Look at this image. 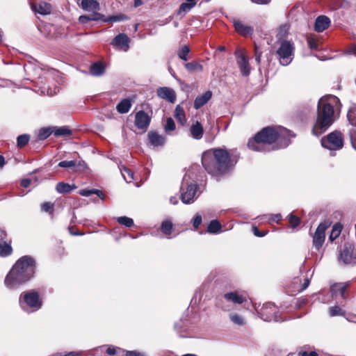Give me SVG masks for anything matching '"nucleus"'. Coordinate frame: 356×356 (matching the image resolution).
<instances>
[{"instance_id":"nucleus-19","label":"nucleus","mask_w":356,"mask_h":356,"mask_svg":"<svg viewBox=\"0 0 356 356\" xmlns=\"http://www.w3.org/2000/svg\"><path fill=\"white\" fill-rule=\"evenodd\" d=\"M330 24V19L325 15L318 16L315 22L314 29L317 32H323L327 29Z\"/></svg>"},{"instance_id":"nucleus-49","label":"nucleus","mask_w":356,"mask_h":356,"mask_svg":"<svg viewBox=\"0 0 356 356\" xmlns=\"http://www.w3.org/2000/svg\"><path fill=\"white\" fill-rule=\"evenodd\" d=\"M289 223L293 228L297 227L298 225H299L300 222V220L298 217H297L296 216L292 215V214H291L289 216Z\"/></svg>"},{"instance_id":"nucleus-14","label":"nucleus","mask_w":356,"mask_h":356,"mask_svg":"<svg viewBox=\"0 0 356 356\" xmlns=\"http://www.w3.org/2000/svg\"><path fill=\"white\" fill-rule=\"evenodd\" d=\"M148 145L154 147L163 146L165 143V137L156 131H149L147 134Z\"/></svg>"},{"instance_id":"nucleus-34","label":"nucleus","mask_w":356,"mask_h":356,"mask_svg":"<svg viewBox=\"0 0 356 356\" xmlns=\"http://www.w3.org/2000/svg\"><path fill=\"white\" fill-rule=\"evenodd\" d=\"M30 140V136L28 134L20 135L17 138V145L19 148L26 146Z\"/></svg>"},{"instance_id":"nucleus-12","label":"nucleus","mask_w":356,"mask_h":356,"mask_svg":"<svg viewBox=\"0 0 356 356\" xmlns=\"http://www.w3.org/2000/svg\"><path fill=\"white\" fill-rule=\"evenodd\" d=\"M353 250L354 246L352 244H346L341 251L340 259L344 264H350L353 262L356 259V256H353Z\"/></svg>"},{"instance_id":"nucleus-55","label":"nucleus","mask_w":356,"mask_h":356,"mask_svg":"<svg viewBox=\"0 0 356 356\" xmlns=\"http://www.w3.org/2000/svg\"><path fill=\"white\" fill-rule=\"evenodd\" d=\"M298 356H318L316 351H300L298 353Z\"/></svg>"},{"instance_id":"nucleus-30","label":"nucleus","mask_w":356,"mask_h":356,"mask_svg":"<svg viewBox=\"0 0 356 356\" xmlns=\"http://www.w3.org/2000/svg\"><path fill=\"white\" fill-rule=\"evenodd\" d=\"M175 117L181 124L186 122L184 110L180 105H177L175 108Z\"/></svg>"},{"instance_id":"nucleus-26","label":"nucleus","mask_w":356,"mask_h":356,"mask_svg":"<svg viewBox=\"0 0 356 356\" xmlns=\"http://www.w3.org/2000/svg\"><path fill=\"white\" fill-rule=\"evenodd\" d=\"M131 107V101L129 99H124L117 105L116 109L118 113L124 114L128 113Z\"/></svg>"},{"instance_id":"nucleus-27","label":"nucleus","mask_w":356,"mask_h":356,"mask_svg":"<svg viewBox=\"0 0 356 356\" xmlns=\"http://www.w3.org/2000/svg\"><path fill=\"white\" fill-rule=\"evenodd\" d=\"M342 228H343V226L339 222L336 223L332 227L331 233H330V234L329 236V240L331 242L334 241L336 238H337L339 236V235H340V234L341 232Z\"/></svg>"},{"instance_id":"nucleus-60","label":"nucleus","mask_w":356,"mask_h":356,"mask_svg":"<svg viewBox=\"0 0 356 356\" xmlns=\"http://www.w3.org/2000/svg\"><path fill=\"white\" fill-rule=\"evenodd\" d=\"M106 353L109 355H114L116 353L115 348L109 347L106 349Z\"/></svg>"},{"instance_id":"nucleus-62","label":"nucleus","mask_w":356,"mask_h":356,"mask_svg":"<svg viewBox=\"0 0 356 356\" xmlns=\"http://www.w3.org/2000/svg\"><path fill=\"white\" fill-rule=\"evenodd\" d=\"M253 3H257V4H267L268 3L270 0H251Z\"/></svg>"},{"instance_id":"nucleus-10","label":"nucleus","mask_w":356,"mask_h":356,"mask_svg":"<svg viewBox=\"0 0 356 356\" xmlns=\"http://www.w3.org/2000/svg\"><path fill=\"white\" fill-rule=\"evenodd\" d=\"M130 41V38L125 33H119L113 38L111 44L120 50L127 51Z\"/></svg>"},{"instance_id":"nucleus-39","label":"nucleus","mask_w":356,"mask_h":356,"mask_svg":"<svg viewBox=\"0 0 356 356\" xmlns=\"http://www.w3.org/2000/svg\"><path fill=\"white\" fill-rule=\"evenodd\" d=\"M122 175L124 179V180L127 183H130L134 180V173L133 172L127 168H124L123 170H122Z\"/></svg>"},{"instance_id":"nucleus-36","label":"nucleus","mask_w":356,"mask_h":356,"mask_svg":"<svg viewBox=\"0 0 356 356\" xmlns=\"http://www.w3.org/2000/svg\"><path fill=\"white\" fill-rule=\"evenodd\" d=\"M117 221L120 225H124L127 227H131L134 225V220L127 216H122L117 218Z\"/></svg>"},{"instance_id":"nucleus-51","label":"nucleus","mask_w":356,"mask_h":356,"mask_svg":"<svg viewBox=\"0 0 356 356\" xmlns=\"http://www.w3.org/2000/svg\"><path fill=\"white\" fill-rule=\"evenodd\" d=\"M192 222L193 227L197 229L202 223V216L199 214L195 215Z\"/></svg>"},{"instance_id":"nucleus-23","label":"nucleus","mask_w":356,"mask_h":356,"mask_svg":"<svg viewBox=\"0 0 356 356\" xmlns=\"http://www.w3.org/2000/svg\"><path fill=\"white\" fill-rule=\"evenodd\" d=\"M224 298L234 304H242L245 300V298L237 292L227 293L224 295Z\"/></svg>"},{"instance_id":"nucleus-8","label":"nucleus","mask_w":356,"mask_h":356,"mask_svg":"<svg viewBox=\"0 0 356 356\" xmlns=\"http://www.w3.org/2000/svg\"><path fill=\"white\" fill-rule=\"evenodd\" d=\"M23 299L28 306L34 309H39L42 306V300L40 298L39 293L34 291H31L24 293Z\"/></svg>"},{"instance_id":"nucleus-2","label":"nucleus","mask_w":356,"mask_h":356,"mask_svg":"<svg viewBox=\"0 0 356 356\" xmlns=\"http://www.w3.org/2000/svg\"><path fill=\"white\" fill-rule=\"evenodd\" d=\"M238 154L235 150L214 148L204 152L202 163L206 171L213 176H221L228 172L238 161Z\"/></svg>"},{"instance_id":"nucleus-48","label":"nucleus","mask_w":356,"mask_h":356,"mask_svg":"<svg viewBox=\"0 0 356 356\" xmlns=\"http://www.w3.org/2000/svg\"><path fill=\"white\" fill-rule=\"evenodd\" d=\"M307 44L311 49H317L318 44L314 37L309 36L307 38Z\"/></svg>"},{"instance_id":"nucleus-24","label":"nucleus","mask_w":356,"mask_h":356,"mask_svg":"<svg viewBox=\"0 0 356 356\" xmlns=\"http://www.w3.org/2000/svg\"><path fill=\"white\" fill-rule=\"evenodd\" d=\"M81 8L88 11H97L99 10V3L97 0H82Z\"/></svg>"},{"instance_id":"nucleus-16","label":"nucleus","mask_w":356,"mask_h":356,"mask_svg":"<svg viewBox=\"0 0 356 356\" xmlns=\"http://www.w3.org/2000/svg\"><path fill=\"white\" fill-rule=\"evenodd\" d=\"M157 95L167 101L174 103L176 100V94L174 90L167 87L159 88L157 90Z\"/></svg>"},{"instance_id":"nucleus-56","label":"nucleus","mask_w":356,"mask_h":356,"mask_svg":"<svg viewBox=\"0 0 356 356\" xmlns=\"http://www.w3.org/2000/svg\"><path fill=\"white\" fill-rule=\"evenodd\" d=\"M310 280L308 278L305 279L303 284L298 289V291H302L306 289L309 285Z\"/></svg>"},{"instance_id":"nucleus-6","label":"nucleus","mask_w":356,"mask_h":356,"mask_svg":"<svg viewBox=\"0 0 356 356\" xmlns=\"http://www.w3.org/2000/svg\"><path fill=\"white\" fill-rule=\"evenodd\" d=\"M323 147L330 150H338L343 146V135L339 131L330 133L321 139Z\"/></svg>"},{"instance_id":"nucleus-57","label":"nucleus","mask_w":356,"mask_h":356,"mask_svg":"<svg viewBox=\"0 0 356 356\" xmlns=\"http://www.w3.org/2000/svg\"><path fill=\"white\" fill-rule=\"evenodd\" d=\"M79 21L82 24H86L90 21L89 15H81L79 18Z\"/></svg>"},{"instance_id":"nucleus-5","label":"nucleus","mask_w":356,"mask_h":356,"mask_svg":"<svg viewBox=\"0 0 356 356\" xmlns=\"http://www.w3.org/2000/svg\"><path fill=\"white\" fill-rule=\"evenodd\" d=\"M294 44L291 41H281L279 47L276 51L280 64L283 66L289 65L293 59Z\"/></svg>"},{"instance_id":"nucleus-41","label":"nucleus","mask_w":356,"mask_h":356,"mask_svg":"<svg viewBox=\"0 0 356 356\" xmlns=\"http://www.w3.org/2000/svg\"><path fill=\"white\" fill-rule=\"evenodd\" d=\"M71 134L72 131L70 129L65 127L58 128L54 131V136L56 137L62 136H70Z\"/></svg>"},{"instance_id":"nucleus-25","label":"nucleus","mask_w":356,"mask_h":356,"mask_svg":"<svg viewBox=\"0 0 356 356\" xmlns=\"http://www.w3.org/2000/svg\"><path fill=\"white\" fill-rule=\"evenodd\" d=\"M105 66L102 63L97 62L91 65L90 72L93 76H101L104 73Z\"/></svg>"},{"instance_id":"nucleus-9","label":"nucleus","mask_w":356,"mask_h":356,"mask_svg":"<svg viewBox=\"0 0 356 356\" xmlns=\"http://www.w3.org/2000/svg\"><path fill=\"white\" fill-rule=\"evenodd\" d=\"M151 122V118L144 111H139L135 115L134 124L143 132L146 131Z\"/></svg>"},{"instance_id":"nucleus-31","label":"nucleus","mask_w":356,"mask_h":356,"mask_svg":"<svg viewBox=\"0 0 356 356\" xmlns=\"http://www.w3.org/2000/svg\"><path fill=\"white\" fill-rule=\"evenodd\" d=\"M172 222L170 220H165L161 223V230L163 234L169 236L172 234Z\"/></svg>"},{"instance_id":"nucleus-7","label":"nucleus","mask_w":356,"mask_h":356,"mask_svg":"<svg viewBox=\"0 0 356 356\" xmlns=\"http://www.w3.org/2000/svg\"><path fill=\"white\" fill-rule=\"evenodd\" d=\"M330 224L325 221L321 222L312 236L313 246L316 250H319L325 240V231L330 227Z\"/></svg>"},{"instance_id":"nucleus-50","label":"nucleus","mask_w":356,"mask_h":356,"mask_svg":"<svg viewBox=\"0 0 356 356\" xmlns=\"http://www.w3.org/2000/svg\"><path fill=\"white\" fill-rule=\"evenodd\" d=\"M89 17H90V21H98V20L104 21V19H106V18H105L104 15H103L99 13H95V12L89 15Z\"/></svg>"},{"instance_id":"nucleus-46","label":"nucleus","mask_w":356,"mask_h":356,"mask_svg":"<svg viewBox=\"0 0 356 356\" xmlns=\"http://www.w3.org/2000/svg\"><path fill=\"white\" fill-rule=\"evenodd\" d=\"M51 134L50 129L44 128L40 130L38 134V138L40 140H45Z\"/></svg>"},{"instance_id":"nucleus-13","label":"nucleus","mask_w":356,"mask_h":356,"mask_svg":"<svg viewBox=\"0 0 356 356\" xmlns=\"http://www.w3.org/2000/svg\"><path fill=\"white\" fill-rule=\"evenodd\" d=\"M276 312L277 308L273 305L267 304L262 307L260 314L264 321H270L274 320L277 321Z\"/></svg>"},{"instance_id":"nucleus-11","label":"nucleus","mask_w":356,"mask_h":356,"mask_svg":"<svg viewBox=\"0 0 356 356\" xmlns=\"http://www.w3.org/2000/svg\"><path fill=\"white\" fill-rule=\"evenodd\" d=\"M235 55L239 58V60H238V64L243 76H248L250 72V69L249 66L248 60L245 56L243 51L241 49H238L236 51Z\"/></svg>"},{"instance_id":"nucleus-29","label":"nucleus","mask_w":356,"mask_h":356,"mask_svg":"<svg viewBox=\"0 0 356 356\" xmlns=\"http://www.w3.org/2000/svg\"><path fill=\"white\" fill-rule=\"evenodd\" d=\"M79 194L82 196H86V197H88L92 194H96L99 197H100L102 200H104V195L103 193V192L100 190H97V189H90V190H87V189H83V190H81L79 191Z\"/></svg>"},{"instance_id":"nucleus-3","label":"nucleus","mask_w":356,"mask_h":356,"mask_svg":"<svg viewBox=\"0 0 356 356\" xmlns=\"http://www.w3.org/2000/svg\"><path fill=\"white\" fill-rule=\"evenodd\" d=\"M339 104V99L334 95H325L319 99L316 121L312 128L314 135H321L333 124L335 120L334 108Z\"/></svg>"},{"instance_id":"nucleus-54","label":"nucleus","mask_w":356,"mask_h":356,"mask_svg":"<svg viewBox=\"0 0 356 356\" xmlns=\"http://www.w3.org/2000/svg\"><path fill=\"white\" fill-rule=\"evenodd\" d=\"M288 31V28L286 25L282 26L279 29L277 37L279 38H282V37L285 36Z\"/></svg>"},{"instance_id":"nucleus-4","label":"nucleus","mask_w":356,"mask_h":356,"mask_svg":"<svg viewBox=\"0 0 356 356\" xmlns=\"http://www.w3.org/2000/svg\"><path fill=\"white\" fill-rule=\"evenodd\" d=\"M35 261L30 256H24L19 259L8 273L5 284L10 288L29 280L35 273Z\"/></svg>"},{"instance_id":"nucleus-42","label":"nucleus","mask_w":356,"mask_h":356,"mask_svg":"<svg viewBox=\"0 0 356 356\" xmlns=\"http://www.w3.org/2000/svg\"><path fill=\"white\" fill-rule=\"evenodd\" d=\"M329 314L330 316H344L345 312L343 311L339 306H334L330 307Z\"/></svg>"},{"instance_id":"nucleus-37","label":"nucleus","mask_w":356,"mask_h":356,"mask_svg":"<svg viewBox=\"0 0 356 356\" xmlns=\"http://www.w3.org/2000/svg\"><path fill=\"white\" fill-rule=\"evenodd\" d=\"M41 210L44 212L53 215L54 211V203L45 202L41 204Z\"/></svg>"},{"instance_id":"nucleus-28","label":"nucleus","mask_w":356,"mask_h":356,"mask_svg":"<svg viewBox=\"0 0 356 356\" xmlns=\"http://www.w3.org/2000/svg\"><path fill=\"white\" fill-rule=\"evenodd\" d=\"M222 226L220 222L217 220H213L207 227V232L209 234H217L220 232Z\"/></svg>"},{"instance_id":"nucleus-38","label":"nucleus","mask_w":356,"mask_h":356,"mask_svg":"<svg viewBox=\"0 0 356 356\" xmlns=\"http://www.w3.org/2000/svg\"><path fill=\"white\" fill-rule=\"evenodd\" d=\"M81 165V162L77 163L75 161H63L58 163L59 167L66 168H72Z\"/></svg>"},{"instance_id":"nucleus-1","label":"nucleus","mask_w":356,"mask_h":356,"mask_svg":"<svg viewBox=\"0 0 356 356\" xmlns=\"http://www.w3.org/2000/svg\"><path fill=\"white\" fill-rule=\"evenodd\" d=\"M294 136L290 130L282 127H266L248 140V146L250 149L257 152L269 150V147L276 149L288 146L290 138Z\"/></svg>"},{"instance_id":"nucleus-52","label":"nucleus","mask_w":356,"mask_h":356,"mask_svg":"<svg viewBox=\"0 0 356 356\" xmlns=\"http://www.w3.org/2000/svg\"><path fill=\"white\" fill-rule=\"evenodd\" d=\"M261 54H262L261 51H260L259 47L255 44H254V56H255V60L258 65L260 64V63H261Z\"/></svg>"},{"instance_id":"nucleus-43","label":"nucleus","mask_w":356,"mask_h":356,"mask_svg":"<svg viewBox=\"0 0 356 356\" xmlns=\"http://www.w3.org/2000/svg\"><path fill=\"white\" fill-rule=\"evenodd\" d=\"M230 320L235 324L243 325L244 324V319L243 317L237 314H232L229 315Z\"/></svg>"},{"instance_id":"nucleus-22","label":"nucleus","mask_w":356,"mask_h":356,"mask_svg":"<svg viewBox=\"0 0 356 356\" xmlns=\"http://www.w3.org/2000/svg\"><path fill=\"white\" fill-rule=\"evenodd\" d=\"M348 283H335L330 286L332 296L340 294L343 298H346L345 292L348 287Z\"/></svg>"},{"instance_id":"nucleus-32","label":"nucleus","mask_w":356,"mask_h":356,"mask_svg":"<svg viewBox=\"0 0 356 356\" xmlns=\"http://www.w3.org/2000/svg\"><path fill=\"white\" fill-rule=\"evenodd\" d=\"M72 186L65 182H58L56 186V190L58 193H68L72 191Z\"/></svg>"},{"instance_id":"nucleus-64","label":"nucleus","mask_w":356,"mask_h":356,"mask_svg":"<svg viewBox=\"0 0 356 356\" xmlns=\"http://www.w3.org/2000/svg\"><path fill=\"white\" fill-rule=\"evenodd\" d=\"M64 356H81V355L78 353H75L74 352H70Z\"/></svg>"},{"instance_id":"nucleus-45","label":"nucleus","mask_w":356,"mask_h":356,"mask_svg":"<svg viewBox=\"0 0 356 356\" xmlns=\"http://www.w3.org/2000/svg\"><path fill=\"white\" fill-rule=\"evenodd\" d=\"M164 129L166 132H170L175 129V123L171 118H167Z\"/></svg>"},{"instance_id":"nucleus-63","label":"nucleus","mask_w":356,"mask_h":356,"mask_svg":"<svg viewBox=\"0 0 356 356\" xmlns=\"http://www.w3.org/2000/svg\"><path fill=\"white\" fill-rule=\"evenodd\" d=\"M348 53L356 56V44L350 47L348 50Z\"/></svg>"},{"instance_id":"nucleus-20","label":"nucleus","mask_w":356,"mask_h":356,"mask_svg":"<svg viewBox=\"0 0 356 356\" xmlns=\"http://www.w3.org/2000/svg\"><path fill=\"white\" fill-rule=\"evenodd\" d=\"M190 134L193 138L195 140H200L203 137L204 128L201 123L196 121L190 127Z\"/></svg>"},{"instance_id":"nucleus-35","label":"nucleus","mask_w":356,"mask_h":356,"mask_svg":"<svg viewBox=\"0 0 356 356\" xmlns=\"http://www.w3.org/2000/svg\"><path fill=\"white\" fill-rule=\"evenodd\" d=\"M128 17L127 15L124 14H118L116 15H112L106 18V19H104V22H120L127 19Z\"/></svg>"},{"instance_id":"nucleus-61","label":"nucleus","mask_w":356,"mask_h":356,"mask_svg":"<svg viewBox=\"0 0 356 356\" xmlns=\"http://www.w3.org/2000/svg\"><path fill=\"white\" fill-rule=\"evenodd\" d=\"M282 219L281 214H275L272 216L270 220L278 222Z\"/></svg>"},{"instance_id":"nucleus-53","label":"nucleus","mask_w":356,"mask_h":356,"mask_svg":"<svg viewBox=\"0 0 356 356\" xmlns=\"http://www.w3.org/2000/svg\"><path fill=\"white\" fill-rule=\"evenodd\" d=\"M252 232L253 234L256 236H258V237H262V236H264L267 233H268V231L267 230H264V231H260L257 227L256 226H252Z\"/></svg>"},{"instance_id":"nucleus-59","label":"nucleus","mask_w":356,"mask_h":356,"mask_svg":"<svg viewBox=\"0 0 356 356\" xmlns=\"http://www.w3.org/2000/svg\"><path fill=\"white\" fill-rule=\"evenodd\" d=\"M31 180L30 179H24L22 180L21 185L24 187L27 188L31 185Z\"/></svg>"},{"instance_id":"nucleus-33","label":"nucleus","mask_w":356,"mask_h":356,"mask_svg":"<svg viewBox=\"0 0 356 356\" xmlns=\"http://www.w3.org/2000/svg\"><path fill=\"white\" fill-rule=\"evenodd\" d=\"M12 247L10 243L0 242V255L6 257L12 253Z\"/></svg>"},{"instance_id":"nucleus-15","label":"nucleus","mask_w":356,"mask_h":356,"mask_svg":"<svg viewBox=\"0 0 356 356\" xmlns=\"http://www.w3.org/2000/svg\"><path fill=\"white\" fill-rule=\"evenodd\" d=\"M197 185L191 184L186 187V191L181 195V200L184 204H191L193 202L194 197L197 192Z\"/></svg>"},{"instance_id":"nucleus-40","label":"nucleus","mask_w":356,"mask_h":356,"mask_svg":"<svg viewBox=\"0 0 356 356\" xmlns=\"http://www.w3.org/2000/svg\"><path fill=\"white\" fill-rule=\"evenodd\" d=\"M185 67L189 72H193L195 70L202 71L203 69L202 65L196 62L187 63L185 64Z\"/></svg>"},{"instance_id":"nucleus-21","label":"nucleus","mask_w":356,"mask_h":356,"mask_svg":"<svg viewBox=\"0 0 356 356\" xmlns=\"http://www.w3.org/2000/svg\"><path fill=\"white\" fill-rule=\"evenodd\" d=\"M212 92L210 90L207 91L203 95L197 96L194 101V108L199 109L204 106L211 98Z\"/></svg>"},{"instance_id":"nucleus-58","label":"nucleus","mask_w":356,"mask_h":356,"mask_svg":"<svg viewBox=\"0 0 356 356\" xmlns=\"http://www.w3.org/2000/svg\"><path fill=\"white\" fill-rule=\"evenodd\" d=\"M68 230L70 234L74 236H79L83 234L82 233H79L78 231L75 230V228L73 226L69 227Z\"/></svg>"},{"instance_id":"nucleus-17","label":"nucleus","mask_w":356,"mask_h":356,"mask_svg":"<svg viewBox=\"0 0 356 356\" xmlns=\"http://www.w3.org/2000/svg\"><path fill=\"white\" fill-rule=\"evenodd\" d=\"M233 24L235 31L243 36L246 37L251 35L253 32V28L252 26L245 25L240 20L234 19Z\"/></svg>"},{"instance_id":"nucleus-18","label":"nucleus","mask_w":356,"mask_h":356,"mask_svg":"<svg viewBox=\"0 0 356 356\" xmlns=\"http://www.w3.org/2000/svg\"><path fill=\"white\" fill-rule=\"evenodd\" d=\"M31 8L35 13L41 15L50 14L52 8L50 3L44 1L32 3Z\"/></svg>"},{"instance_id":"nucleus-47","label":"nucleus","mask_w":356,"mask_h":356,"mask_svg":"<svg viewBox=\"0 0 356 356\" xmlns=\"http://www.w3.org/2000/svg\"><path fill=\"white\" fill-rule=\"evenodd\" d=\"M356 109H350L347 114V118L352 125L356 124Z\"/></svg>"},{"instance_id":"nucleus-44","label":"nucleus","mask_w":356,"mask_h":356,"mask_svg":"<svg viewBox=\"0 0 356 356\" xmlns=\"http://www.w3.org/2000/svg\"><path fill=\"white\" fill-rule=\"evenodd\" d=\"M190 49L187 45L184 46L179 51L178 56L180 59L186 61L188 60V54Z\"/></svg>"}]
</instances>
